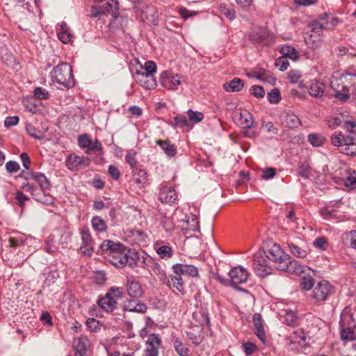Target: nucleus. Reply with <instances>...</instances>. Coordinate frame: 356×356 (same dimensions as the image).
Returning <instances> with one entry per match:
<instances>
[{"label":"nucleus","mask_w":356,"mask_h":356,"mask_svg":"<svg viewBox=\"0 0 356 356\" xmlns=\"http://www.w3.org/2000/svg\"><path fill=\"white\" fill-rule=\"evenodd\" d=\"M269 260L275 263V267L280 270L286 271L291 274L300 275L304 271V267L284 252L279 245H273L266 252H257L253 256V268L255 273L260 277H264L271 273Z\"/></svg>","instance_id":"f257e3e1"},{"label":"nucleus","mask_w":356,"mask_h":356,"mask_svg":"<svg viewBox=\"0 0 356 356\" xmlns=\"http://www.w3.org/2000/svg\"><path fill=\"white\" fill-rule=\"evenodd\" d=\"M108 260L117 268H123L129 266L131 268L137 266L138 262L140 261L138 253L131 249H127L124 245L113 254L108 257Z\"/></svg>","instance_id":"f03ea898"},{"label":"nucleus","mask_w":356,"mask_h":356,"mask_svg":"<svg viewBox=\"0 0 356 356\" xmlns=\"http://www.w3.org/2000/svg\"><path fill=\"white\" fill-rule=\"evenodd\" d=\"M51 75L55 81L66 88L72 87L74 84L72 67L66 63L54 67Z\"/></svg>","instance_id":"7ed1b4c3"},{"label":"nucleus","mask_w":356,"mask_h":356,"mask_svg":"<svg viewBox=\"0 0 356 356\" xmlns=\"http://www.w3.org/2000/svg\"><path fill=\"white\" fill-rule=\"evenodd\" d=\"M286 245L290 252L296 257L303 259L308 254V246L300 238L293 237L289 238L286 241Z\"/></svg>","instance_id":"20e7f679"},{"label":"nucleus","mask_w":356,"mask_h":356,"mask_svg":"<svg viewBox=\"0 0 356 356\" xmlns=\"http://www.w3.org/2000/svg\"><path fill=\"white\" fill-rule=\"evenodd\" d=\"M230 285L236 287V285L247 282L249 277L248 270L241 266H235L229 272Z\"/></svg>","instance_id":"39448f33"},{"label":"nucleus","mask_w":356,"mask_h":356,"mask_svg":"<svg viewBox=\"0 0 356 356\" xmlns=\"http://www.w3.org/2000/svg\"><path fill=\"white\" fill-rule=\"evenodd\" d=\"M160 82L163 87L168 90H176L181 83V76L172 72L164 71L160 75Z\"/></svg>","instance_id":"423d86ee"},{"label":"nucleus","mask_w":356,"mask_h":356,"mask_svg":"<svg viewBox=\"0 0 356 356\" xmlns=\"http://www.w3.org/2000/svg\"><path fill=\"white\" fill-rule=\"evenodd\" d=\"M306 338L302 329L294 331L287 339L289 348L292 350H300L305 346Z\"/></svg>","instance_id":"0eeeda50"},{"label":"nucleus","mask_w":356,"mask_h":356,"mask_svg":"<svg viewBox=\"0 0 356 356\" xmlns=\"http://www.w3.org/2000/svg\"><path fill=\"white\" fill-rule=\"evenodd\" d=\"M127 294L135 298H139L143 296V290L140 283L134 276H128L125 284Z\"/></svg>","instance_id":"6e6552de"},{"label":"nucleus","mask_w":356,"mask_h":356,"mask_svg":"<svg viewBox=\"0 0 356 356\" xmlns=\"http://www.w3.org/2000/svg\"><path fill=\"white\" fill-rule=\"evenodd\" d=\"M332 291V285L326 280L318 283L313 290V298L317 300H325L331 294Z\"/></svg>","instance_id":"1a4fd4ad"},{"label":"nucleus","mask_w":356,"mask_h":356,"mask_svg":"<svg viewBox=\"0 0 356 356\" xmlns=\"http://www.w3.org/2000/svg\"><path fill=\"white\" fill-rule=\"evenodd\" d=\"M161 340L158 334H151L146 341L145 356H158Z\"/></svg>","instance_id":"9d476101"},{"label":"nucleus","mask_w":356,"mask_h":356,"mask_svg":"<svg viewBox=\"0 0 356 356\" xmlns=\"http://www.w3.org/2000/svg\"><path fill=\"white\" fill-rule=\"evenodd\" d=\"M135 80L146 89H154L156 86L154 75L145 74L144 72L136 70L134 73Z\"/></svg>","instance_id":"9b49d317"},{"label":"nucleus","mask_w":356,"mask_h":356,"mask_svg":"<svg viewBox=\"0 0 356 356\" xmlns=\"http://www.w3.org/2000/svg\"><path fill=\"white\" fill-rule=\"evenodd\" d=\"M140 17L143 21H146L149 24L155 26L158 24L157 10L153 6H146L140 12Z\"/></svg>","instance_id":"f8f14e48"},{"label":"nucleus","mask_w":356,"mask_h":356,"mask_svg":"<svg viewBox=\"0 0 356 356\" xmlns=\"http://www.w3.org/2000/svg\"><path fill=\"white\" fill-rule=\"evenodd\" d=\"M280 120L283 126L289 129H296L300 125L299 118L292 112H283Z\"/></svg>","instance_id":"ddd939ff"},{"label":"nucleus","mask_w":356,"mask_h":356,"mask_svg":"<svg viewBox=\"0 0 356 356\" xmlns=\"http://www.w3.org/2000/svg\"><path fill=\"white\" fill-rule=\"evenodd\" d=\"M174 274L179 275H188L191 277H196L198 275V270L196 267L193 265H187L182 264H176L172 266Z\"/></svg>","instance_id":"4468645a"},{"label":"nucleus","mask_w":356,"mask_h":356,"mask_svg":"<svg viewBox=\"0 0 356 356\" xmlns=\"http://www.w3.org/2000/svg\"><path fill=\"white\" fill-rule=\"evenodd\" d=\"M82 244L80 250L85 256H90L93 252L92 245V237L88 230H83L81 232Z\"/></svg>","instance_id":"2eb2a0df"},{"label":"nucleus","mask_w":356,"mask_h":356,"mask_svg":"<svg viewBox=\"0 0 356 356\" xmlns=\"http://www.w3.org/2000/svg\"><path fill=\"white\" fill-rule=\"evenodd\" d=\"M177 193L175 191L169 187H163L159 194V199L165 203L173 204L177 200Z\"/></svg>","instance_id":"dca6fc26"},{"label":"nucleus","mask_w":356,"mask_h":356,"mask_svg":"<svg viewBox=\"0 0 356 356\" xmlns=\"http://www.w3.org/2000/svg\"><path fill=\"white\" fill-rule=\"evenodd\" d=\"M88 158L80 157L74 154H70L66 161V165L71 170H76L82 164L88 165Z\"/></svg>","instance_id":"f3484780"},{"label":"nucleus","mask_w":356,"mask_h":356,"mask_svg":"<svg viewBox=\"0 0 356 356\" xmlns=\"http://www.w3.org/2000/svg\"><path fill=\"white\" fill-rule=\"evenodd\" d=\"M97 303L106 312H112L117 307V302L111 294L106 293L104 297L99 299Z\"/></svg>","instance_id":"a211bd4d"},{"label":"nucleus","mask_w":356,"mask_h":356,"mask_svg":"<svg viewBox=\"0 0 356 356\" xmlns=\"http://www.w3.org/2000/svg\"><path fill=\"white\" fill-rule=\"evenodd\" d=\"M122 246L123 245L120 242H115L111 240H105L102 243L100 248L103 252L106 254V257L108 258L111 254H113L114 252L120 250Z\"/></svg>","instance_id":"6ab92c4d"},{"label":"nucleus","mask_w":356,"mask_h":356,"mask_svg":"<svg viewBox=\"0 0 356 356\" xmlns=\"http://www.w3.org/2000/svg\"><path fill=\"white\" fill-rule=\"evenodd\" d=\"M57 35L58 39L65 44L70 42L72 37L70 29L65 22L58 25Z\"/></svg>","instance_id":"aec40b11"},{"label":"nucleus","mask_w":356,"mask_h":356,"mask_svg":"<svg viewBox=\"0 0 356 356\" xmlns=\"http://www.w3.org/2000/svg\"><path fill=\"white\" fill-rule=\"evenodd\" d=\"M238 123L243 129H254L257 125V122L254 120L252 115L247 111L240 113Z\"/></svg>","instance_id":"412c9836"},{"label":"nucleus","mask_w":356,"mask_h":356,"mask_svg":"<svg viewBox=\"0 0 356 356\" xmlns=\"http://www.w3.org/2000/svg\"><path fill=\"white\" fill-rule=\"evenodd\" d=\"M325 18L321 17L319 20L311 23L309 25L311 36L314 35H321L323 29H330V26L327 22H324Z\"/></svg>","instance_id":"4be33fe9"},{"label":"nucleus","mask_w":356,"mask_h":356,"mask_svg":"<svg viewBox=\"0 0 356 356\" xmlns=\"http://www.w3.org/2000/svg\"><path fill=\"white\" fill-rule=\"evenodd\" d=\"M123 309L124 310L132 312L145 313L147 310V305L133 300L124 302Z\"/></svg>","instance_id":"5701e85b"},{"label":"nucleus","mask_w":356,"mask_h":356,"mask_svg":"<svg viewBox=\"0 0 356 356\" xmlns=\"http://www.w3.org/2000/svg\"><path fill=\"white\" fill-rule=\"evenodd\" d=\"M269 34L265 29H260L250 35V40L254 44H266Z\"/></svg>","instance_id":"b1692460"},{"label":"nucleus","mask_w":356,"mask_h":356,"mask_svg":"<svg viewBox=\"0 0 356 356\" xmlns=\"http://www.w3.org/2000/svg\"><path fill=\"white\" fill-rule=\"evenodd\" d=\"M156 144L161 147L168 157H172L177 154L176 146L168 140H157Z\"/></svg>","instance_id":"393cba45"},{"label":"nucleus","mask_w":356,"mask_h":356,"mask_svg":"<svg viewBox=\"0 0 356 356\" xmlns=\"http://www.w3.org/2000/svg\"><path fill=\"white\" fill-rule=\"evenodd\" d=\"M102 7L104 14H110L114 18H117L119 16L118 2L117 0H108Z\"/></svg>","instance_id":"a878e982"},{"label":"nucleus","mask_w":356,"mask_h":356,"mask_svg":"<svg viewBox=\"0 0 356 356\" xmlns=\"http://www.w3.org/2000/svg\"><path fill=\"white\" fill-rule=\"evenodd\" d=\"M169 280L170 282L169 287L172 286L178 292L182 294L185 293L184 281L181 275L178 274L170 275Z\"/></svg>","instance_id":"bb28decb"},{"label":"nucleus","mask_w":356,"mask_h":356,"mask_svg":"<svg viewBox=\"0 0 356 356\" xmlns=\"http://www.w3.org/2000/svg\"><path fill=\"white\" fill-rule=\"evenodd\" d=\"M244 84L242 79L234 78L232 81L223 85V88L227 92H238L242 90Z\"/></svg>","instance_id":"cd10ccee"},{"label":"nucleus","mask_w":356,"mask_h":356,"mask_svg":"<svg viewBox=\"0 0 356 356\" xmlns=\"http://www.w3.org/2000/svg\"><path fill=\"white\" fill-rule=\"evenodd\" d=\"M184 223L186 225V227H183L186 231L195 232L200 230L199 221L197 216L191 213L186 217Z\"/></svg>","instance_id":"c85d7f7f"},{"label":"nucleus","mask_w":356,"mask_h":356,"mask_svg":"<svg viewBox=\"0 0 356 356\" xmlns=\"http://www.w3.org/2000/svg\"><path fill=\"white\" fill-rule=\"evenodd\" d=\"M341 241L346 246L356 249V230L344 233L341 236Z\"/></svg>","instance_id":"c756f323"},{"label":"nucleus","mask_w":356,"mask_h":356,"mask_svg":"<svg viewBox=\"0 0 356 356\" xmlns=\"http://www.w3.org/2000/svg\"><path fill=\"white\" fill-rule=\"evenodd\" d=\"M74 344L76 350L75 356H87L86 344H88V340L86 339H74Z\"/></svg>","instance_id":"7c9ffc66"},{"label":"nucleus","mask_w":356,"mask_h":356,"mask_svg":"<svg viewBox=\"0 0 356 356\" xmlns=\"http://www.w3.org/2000/svg\"><path fill=\"white\" fill-rule=\"evenodd\" d=\"M35 200L45 205H52L54 204V197L49 193H47L44 191L35 193Z\"/></svg>","instance_id":"2f4dec72"},{"label":"nucleus","mask_w":356,"mask_h":356,"mask_svg":"<svg viewBox=\"0 0 356 356\" xmlns=\"http://www.w3.org/2000/svg\"><path fill=\"white\" fill-rule=\"evenodd\" d=\"M302 266V265H300ZM304 267V271L300 275L302 277V281L301 282V285L302 288L305 290L311 289L314 284V280L312 277V276H305V273L306 270H312V269L307 266H302ZM299 275V274L298 275Z\"/></svg>","instance_id":"473e14b6"},{"label":"nucleus","mask_w":356,"mask_h":356,"mask_svg":"<svg viewBox=\"0 0 356 356\" xmlns=\"http://www.w3.org/2000/svg\"><path fill=\"white\" fill-rule=\"evenodd\" d=\"M33 180L38 184L41 191H46L50 188L51 183L44 174L35 172Z\"/></svg>","instance_id":"72a5a7b5"},{"label":"nucleus","mask_w":356,"mask_h":356,"mask_svg":"<svg viewBox=\"0 0 356 356\" xmlns=\"http://www.w3.org/2000/svg\"><path fill=\"white\" fill-rule=\"evenodd\" d=\"M280 52L282 54V56L286 57L287 59L290 58L293 60H296L299 57V54L297 50L290 45L282 47L280 49Z\"/></svg>","instance_id":"f704fd0d"},{"label":"nucleus","mask_w":356,"mask_h":356,"mask_svg":"<svg viewBox=\"0 0 356 356\" xmlns=\"http://www.w3.org/2000/svg\"><path fill=\"white\" fill-rule=\"evenodd\" d=\"M218 10L221 15H224L229 20H233L236 17L235 10L225 3H220Z\"/></svg>","instance_id":"c9c22d12"},{"label":"nucleus","mask_w":356,"mask_h":356,"mask_svg":"<svg viewBox=\"0 0 356 356\" xmlns=\"http://www.w3.org/2000/svg\"><path fill=\"white\" fill-rule=\"evenodd\" d=\"M324 85L321 83H314L309 87V93L314 97H321L324 94Z\"/></svg>","instance_id":"e433bc0d"},{"label":"nucleus","mask_w":356,"mask_h":356,"mask_svg":"<svg viewBox=\"0 0 356 356\" xmlns=\"http://www.w3.org/2000/svg\"><path fill=\"white\" fill-rule=\"evenodd\" d=\"M151 266L154 273H156L159 277V279L162 280L163 283L167 286H170V280L167 277L164 270L161 268L160 265L154 262L153 265Z\"/></svg>","instance_id":"4c0bfd02"},{"label":"nucleus","mask_w":356,"mask_h":356,"mask_svg":"<svg viewBox=\"0 0 356 356\" xmlns=\"http://www.w3.org/2000/svg\"><path fill=\"white\" fill-rule=\"evenodd\" d=\"M349 90V86L347 84L342 86L341 90L335 88V93L334 96L339 100L345 102L350 98V95L348 94Z\"/></svg>","instance_id":"58836bf2"},{"label":"nucleus","mask_w":356,"mask_h":356,"mask_svg":"<svg viewBox=\"0 0 356 356\" xmlns=\"http://www.w3.org/2000/svg\"><path fill=\"white\" fill-rule=\"evenodd\" d=\"M341 337L343 341H353L356 339V328L351 329L350 327L342 329L341 332Z\"/></svg>","instance_id":"ea45409f"},{"label":"nucleus","mask_w":356,"mask_h":356,"mask_svg":"<svg viewBox=\"0 0 356 356\" xmlns=\"http://www.w3.org/2000/svg\"><path fill=\"white\" fill-rule=\"evenodd\" d=\"M284 321L287 325H297L298 323V317L296 312L292 310L287 311L284 316Z\"/></svg>","instance_id":"a19ab883"},{"label":"nucleus","mask_w":356,"mask_h":356,"mask_svg":"<svg viewBox=\"0 0 356 356\" xmlns=\"http://www.w3.org/2000/svg\"><path fill=\"white\" fill-rule=\"evenodd\" d=\"M93 229L98 232H105L107 226L105 221L99 216H95L92 219Z\"/></svg>","instance_id":"79ce46f5"},{"label":"nucleus","mask_w":356,"mask_h":356,"mask_svg":"<svg viewBox=\"0 0 356 356\" xmlns=\"http://www.w3.org/2000/svg\"><path fill=\"white\" fill-rule=\"evenodd\" d=\"M156 252L162 259H168L172 256V248L168 245H162L157 248Z\"/></svg>","instance_id":"37998d69"},{"label":"nucleus","mask_w":356,"mask_h":356,"mask_svg":"<svg viewBox=\"0 0 356 356\" xmlns=\"http://www.w3.org/2000/svg\"><path fill=\"white\" fill-rule=\"evenodd\" d=\"M343 78L349 88H352L353 93L356 95V73H347Z\"/></svg>","instance_id":"c03bdc74"},{"label":"nucleus","mask_w":356,"mask_h":356,"mask_svg":"<svg viewBox=\"0 0 356 356\" xmlns=\"http://www.w3.org/2000/svg\"><path fill=\"white\" fill-rule=\"evenodd\" d=\"M344 186L348 190L356 189V173H350L348 177L343 179Z\"/></svg>","instance_id":"a18cd8bd"},{"label":"nucleus","mask_w":356,"mask_h":356,"mask_svg":"<svg viewBox=\"0 0 356 356\" xmlns=\"http://www.w3.org/2000/svg\"><path fill=\"white\" fill-rule=\"evenodd\" d=\"M26 130L27 134L35 139L42 140L44 138V136L41 134L40 131L36 129L31 124H27Z\"/></svg>","instance_id":"49530a36"},{"label":"nucleus","mask_w":356,"mask_h":356,"mask_svg":"<svg viewBox=\"0 0 356 356\" xmlns=\"http://www.w3.org/2000/svg\"><path fill=\"white\" fill-rule=\"evenodd\" d=\"M174 346L177 353L180 356H188L189 349L186 347L180 341L176 339L174 342Z\"/></svg>","instance_id":"de8ad7c7"},{"label":"nucleus","mask_w":356,"mask_h":356,"mask_svg":"<svg viewBox=\"0 0 356 356\" xmlns=\"http://www.w3.org/2000/svg\"><path fill=\"white\" fill-rule=\"evenodd\" d=\"M33 95L35 99L40 100L47 99L49 98V92L42 87H38L35 88L33 91Z\"/></svg>","instance_id":"09e8293b"},{"label":"nucleus","mask_w":356,"mask_h":356,"mask_svg":"<svg viewBox=\"0 0 356 356\" xmlns=\"http://www.w3.org/2000/svg\"><path fill=\"white\" fill-rule=\"evenodd\" d=\"M187 115L189 120L194 123H198L201 122L204 118L202 113L199 111H194L191 109L188 110Z\"/></svg>","instance_id":"8fccbe9b"},{"label":"nucleus","mask_w":356,"mask_h":356,"mask_svg":"<svg viewBox=\"0 0 356 356\" xmlns=\"http://www.w3.org/2000/svg\"><path fill=\"white\" fill-rule=\"evenodd\" d=\"M140 70H143V72H144L145 74L154 75L156 71V65L153 61H146L144 67L140 65Z\"/></svg>","instance_id":"3c124183"},{"label":"nucleus","mask_w":356,"mask_h":356,"mask_svg":"<svg viewBox=\"0 0 356 356\" xmlns=\"http://www.w3.org/2000/svg\"><path fill=\"white\" fill-rule=\"evenodd\" d=\"M136 152L134 149L128 150L126 156L125 160L127 163L131 166V168L136 166L137 163V160L136 159Z\"/></svg>","instance_id":"603ef678"},{"label":"nucleus","mask_w":356,"mask_h":356,"mask_svg":"<svg viewBox=\"0 0 356 356\" xmlns=\"http://www.w3.org/2000/svg\"><path fill=\"white\" fill-rule=\"evenodd\" d=\"M308 140L313 146L318 147L323 144L324 138L319 134H313L309 135Z\"/></svg>","instance_id":"864d4df0"},{"label":"nucleus","mask_w":356,"mask_h":356,"mask_svg":"<svg viewBox=\"0 0 356 356\" xmlns=\"http://www.w3.org/2000/svg\"><path fill=\"white\" fill-rule=\"evenodd\" d=\"M268 98L271 104L278 103L281 99L280 90L277 88H274L271 90L268 93Z\"/></svg>","instance_id":"5fc2aeb1"},{"label":"nucleus","mask_w":356,"mask_h":356,"mask_svg":"<svg viewBox=\"0 0 356 356\" xmlns=\"http://www.w3.org/2000/svg\"><path fill=\"white\" fill-rule=\"evenodd\" d=\"M134 176V181L137 184H145L147 181V173L144 170L140 169Z\"/></svg>","instance_id":"6e6d98bb"},{"label":"nucleus","mask_w":356,"mask_h":356,"mask_svg":"<svg viewBox=\"0 0 356 356\" xmlns=\"http://www.w3.org/2000/svg\"><path fill=\"white\" fill-rule=\"evenodd\" d=\"M275 65L280 71L284 72L288 68L289 63L286 57L281 56L276 60Z\"/></svg>","instance_id":"4d7b16f0"},{"label":"nucleus","mask_w":356,"mask_h":356,"mask_svg":"<svg viewBox=\"0 0 356 356\" xmlns=\"http://www.w3.org/2000/svg\"><path fill=\"white\" fill-rule=\"evenodd\" d=\"M107 294H111V296L115 299V298L123 297L124 292L123 288L113 286L110 289Z\"/></svg>","instance_id":"13d9d810"},{"label":"nucleus","mask_w":356,"mask_h":356,"mask_svg":"<svg viewBox=\"0 0 356 356\" xmlns=\"http://www.w3.org/2000/svg\"><path fill=\"white\" fill-rule=\"evenodd\" d=\"M343 136L344 135L341 131L333 134L331 137L332 143L334 146H343Z\"/></svg>","instance_id":"bf43d9fd"},{"label":"nucleus","mask_w":356,"mask_h":356,"mask_svg":"<svg viewBox=\"0 0 356 356\" xmlns=\"http://www.w3.org/2000/svg\"><path fill=\"white\" fill-rule=\"evenodd\" d=\"M88 152H102V145L101 143L98 140H95V141H90V145L88 148Z\"/></svg>","instance_id":"052dcab7"},{"label":"nucleus","mask_w":356,"mask_h":356,"mask_svg":"<svg viewBox=\"0 0 356 356\" xmlns=\"http://www.w3.org/2000/svg\"><path fill=\"white\" fill-rule=\"evenodd\" d=\"M79 145L82 148H88V146L90 145L91 140L88 136V135L84 134L81 135L79 137Z\"/></svg>","instance_id":"680f3d73"},{"label":"nucleus","mask_w":356,"mask_h":356,"mask_svg":"<svg viewBox=\"0 0 356 356\" xmlns=\"http://www.w3.org/2000/svg\"><path fill=\"white\" fill-rule=\"evenodd\" d=\"M175 126L178 127H188V120L187 118L184 115H177L175 118Z\"/></svg>","instance_id":"e2e57ef3"},{"label":"nucleus","mask_w":356,"mask_h":356,"mask_svg":"<svg viewBox=\"0 0 356 356\" xmlns=\"http://www.w3.org/2000/svg\"><path fill=\"white\" fill-rule=\"evenodd\" d=\"M6 169L10 173L17 172L19 170V165L13 161H9L6 164Z\"/></svg>","instance_id":"0e129e2a"},{"label":"nucleus","mask_w":356,"mask_h":356,"mask_svg":"<svg viewBox=\"0 0 356 356\" xmlns=\"http://www.w3.org/2000/svg\"><path fill=\"white\" fill-rule=\"evenodd\" d=\"M102 15H105L102 6L97 7L92 6L91 7L90 14V17L96 18L100 17Z\"/></svg>","instance_id":"69168bd1"},{"label":"nucleus","mask_w":356,"mask_h":356,"mask_svg":"<svg viewBox=\"0 0 356 356\" xmlns=\"http://www.w3.org/2000/svg\"><path fill=\"white\" fill-rule=\"evenodd\" d=\"M162 225L165 231L170 232L174 228V223L170 218L168 217H163L162 219Z\"/></svg>","instance_id":"338daca9"},{"label":"nucleus","mask_w":356,"mask_h":356,"mask_svg":"<svg viewBox=\"0 0 356 356\" xmlns=\"http://www.w3.org/2000/svg\"><path fill=\"white\" fill-rule=\"evenodd\" d=\"M99 321L93 318H90L86 321L87 327L92 332H95L99 328Z\"/></svg>","instance_id":"774afa93"}]
</instances>
